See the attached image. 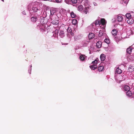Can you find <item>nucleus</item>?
Masks as SVG:
<instances>
[{"mask_svg": "<svg viewBox=\"0 0 134 134\" xmlns=\"http://www.w3.org/2000/svg\"><path fill=\"white\" fill-rule=\"evenodd\" d=\"M94 37V35L93 34L90 33L88 35V38L90 39H91Z\"/></svg>", "mask_w": 134, "mask_h": 134, "instance_id": "19", "label": "nucleus"}, {"mask_svg": "<svg viewBox=\"0 0 134 134\" xmlns=\"http://www.w3.org/2000/svg\"><path fill=\"white\" fill-rule=\"evenodd\" d=\"M122 72V70L118 68H117L116 70V74H120Z\"/></svg>", "mask_w": 134, "mask_h": 134, "instance_id": "23", "label": "nucleus"}, {"mask_svg": "<svg viewBox=\"0 0 134 134\" xmlns=\"http://www.w3.org/2000/svg\"><path fill=\"white\" fill-rule=\"evenodd\" d=\"M78 10L80 11H81L83 9V7L82 5H79L77 8Z\"/></svg>", "mask_w": 134, "mask_h": 134, "instance_id": "20", "label": "nucleus"}, {"mask_svg": "<svg viewBox=\"0 0 134 134\" xmlns=\"http://www.w3.org/2000/svg\"><path fill=\"white\" fill-rule=\"evenodd\" d=\"M49 11H50L51 15H53L55 13V11L53 9H51L50 10H49Z\"/></svg>", "mask_w": 134, "mask_h": 134, "instance_id": "29", "label": "nucleus"}, {"mask_svg": "<svg viewBox=\"0 0 134 134\" xmlns=\"http://www.w3.org/2000/svg\"><path fill=\"white\" fill-rule=\"evenodd\" d=\"M101 60L102 61H104L105 59V56L103 54L101 55L100 57Z\"/></svg>", "mask_w": 134, "mask_h": 134, "instance_id": "12", "label": "nucleus"}, {"mask_svg": "<svg viewBox=\"0 0 134 134\" xmlns=\"http://www.w3.org/2000/svg\"><path fill=\"white\" fill-rule=\"evenodd\" d=\"M22 14L23 15H26V13L25 12V11H23L22 12Z\"/></svg>", "mask_w": 134, "mask_h": 134, "instance_id": "40", "label": "nucleus"}, {"mask_svg": "<svg viewBox=\"0 0 134 134\" xmlns=\"http://www.w3.org/2000/svg\"><path fill=\"white\" fill-rule=\"evenodd\" d=\"M72 30L70 27H68V29L67 31L68 32L70 33L72 31Z\"/></svg>", "mask_w": 134, "mask_h": 134, "instance_id": "35", "label": "nucleus"}, {"mask_svg": "<svg viewBox=\"0 0 134 134\" xmlns=\"http://www.w3.org/2000/svg\"><path fill=\"white\" fill-rule=\"evenodd\" d=\"M65 2L68 4H75L76 3V0H65Z\"/></svg>", "mask_w": 134, "mask_h": 134, "instance_id": "3", "label": "nucleus"}, {"mask_svg": "<svg viewBox=\"0 0 134 134\" xmlns=\"http://www.w3.org/2000/svg\"><path fill=\"white\" fill-rule=\"evenodd\" d=\"M82 1V0H76V3H81Z\"/></svg>", "mask_w": 134, "mask_h": 134, "instance_id": "38", "label": "nucleus"}, {"mask_svg": "<svg viewBox=\"0 0 134 134\" xmlns=\"http://www.w3.org/2000/svg\"><path fill=\"white\" fill-rule=\"evenodd\" d=\"M124 91H130V87L128 85L124 86Z\"/></svg>", "mask_w": 134, "mask_h": 134, "instance_id": "13", "label": "nucleus"}, {"mask_svg": "<svg viewBox=\"0 0 134 134\" xmlns=\"http://www.w3.org/2000/svg\"><path fill=\"white\" fill-rule=\"evenodd\" d=\"M3 2H4V0H1Z\"/></svg>", "mask_w": 134, "mask_h": 134, "instance_id": "42", "label": "nucleus"}, {"mask_svg": "<svg viewBox=\"0 0 134 134\" xmlns=\"http://www.w3.org/2000/svg\"><path fill=\"white\" fill-rule=\"evenodd\" d=\"M88 41H82V44L83 47H86L87 46L88 43Z\"/></svg>", "mask_w": 134, "mask_h": 134, "instance_id": "8", "label": "nucleus"}, {"mask_svg": "<svg viewBox=\"0 0 134 134\" xmlns=\"http://www.w3.org/2000/svg\"><path fill=\"white\" fill-rule=\"evenodd\" d=\"M59 35V36L62 38H63L65 36V34L64 32L63 31H60Z\"/></svg>", "mask_w": 134, "mask_h": 134, "instance_id": "18", "label": "nucleus"}, {"mask_svg": "<svg viewBox=\"0 0 134 134\" xmlns=\"http://www.w3.org/2000/svg\"><path fill=\"white\" fill-rule=\"evenodd\" d=\"M32 9L34 12H36L38 10L37 8L36 7H32Z\"/></svg>", "mask_w": 134, "mask_h": 134, "instance_id": "31", "label": "nucleus"}, {"mask_svg": "<svg viewBox=\"0 0 134 134\" xmlns=\"http://www.w3.org/2000/svg\"><path fill=\"white\" fill-rule=\"evenodd\" d=\"M59 21L58 20L55 19L53 20L52 22V23L54 25H57L59 24Z\"/></svg>", "mask_w": 134, "mask_h": 134, "instance_id": "10", "label": "nucleus"}, {"mask_svg": "<svg viewBox=\"0 0 134 134\" xmlns=\"http://www.w3.org/2000/svg\"><path fill=\"white\" fill-rule=\"evenodd\" d=\"M128 71L130 72H132L134 71V66L132 65H129L128 68Z\"/></svg>", "mask_w": 134, "mask_h": 134, "instance_id": "5", "label": "nucleus"}, {"mask_svg": "<svg viewBox=\"0 0 134 134\" xmlns=\"http://www.w3.org/2000/svg\"><path fill=\"white\" fill-rule=\"evenodd\" d=\"M118 31L116 29H114L112 30L111 33L113 35H116L118 33Z\"/></svg>", "mask_w": 134, "mask_h": 134, "instance_id": "9", "label": "nucleus"}, {"mask_svg": "<svg viewBox=\"0 0 134 134\" xmlns=\"http://www.w3.org/2000/svg\"><path fill=\"white\" fill-rule=\"evenodd\" d=\"M62 0H55V2L57 3H60L61 2Z\"/></svg>", "mask_w": 134, "mask_h": 134, "instance_id": "37", "label": "nucleus"}, {"mask_svg": "<svg viewBox=\"0 0 134 134\" xmlns=\"http://www.w3.org/2000/svg\"><path fill=\"white\" fill-rule=\"evenodd\" d=\"M82 38V36L81 35H79L74 36V40L75 41H78L81 39Z\"/></svg>", "mask_w": 134, "mask_h": 134, "instance_id": "7", "label": "nucleus"}, {"mask_svg": "<svg viewBox=\"0 0 134 134\" xmlns=\"http://www.w3.org/2000/svg\"><path fill=\"white\" fill-rule=\"evenodd\" d=\"M117 20L118 22H121L123 20V18L121 16H118L116 19Z\"/></svg>", "mask_w": 134, "mask_h": 134, "instance_id": "11", "label": "nucleus"}, {"mask_svg": "<svg viewBox=\"0 0 134 134\" xmlns=\"http://www.w3.org/2000/svg\"><path fill=\"white\" fill-rule=\"evenodd\" d=\"M93 4L94 6H96L97 5V4L95 3H93Z\"/></svg>", "mask_w": 134, "mask_h": 134, "instance_id": "41", "label": "nucleus"}, {"mask_svg": "<svg viewBox=\"0 0 134 134\" xmlns=\"http://www.w3.org/2000/svg\"><path fill=\"white\" fill-rule=\"evenodd\" d=\"M86 58L87 57L85 55L81 54L80 55V58L81 61H85Z\"/></svg>", "mask_w": 134, "mask_h": 134, "instance_id": "4", "label": "nucleus"}, {"mask_svg": "<svg viewBox=\"0 0 134 134\" xmlns=\"http://www.w3.org/2000/svg\"><path fill=\"white\" fill-rule=\"evenodd\" d=\"M72 22L73 24L75 25L77 23V21L76 19H74L72 20Z\"/></svg>", "mask_w": 134, "mask_h": 134, "instance_id": "27", "label": "nucleus"}, {"mask_svg": "<svg viewBox=\"0 0 134 134\" xmlns=\"http://www.w3.org/2000/svg\"><path fill=\"white\" fill-rule=\"evenodd\" d=\"M70 34L72 36H73L74 35V33L72 32V31L70 32Z\"/></svg>", "mask_w": 134, "mask_h": 134, "instance_id": "39", "label": "nucleus"}, {"mask_svg": "<svg viewBox=\"0 0 134 134\" xmlns=\"http://www.w3.org/2000/svg\"><path fill=\"white\" fill-rule=\"evenodd\" d=\"M132 50V48L130 47L127 49L126 50L127 52L129 54H130L131 53Z\"/></svg>", "mask_w": 134, "mask_h": 134, "instance_id": "21", "label": "nucleus"}, {"mask_svg": "<svg viewBox=\"0 0 134 134\" xmlns=\"http://www.w3.org/2000/svg\"><path fill=\"white\" fill-rule=\"evenodd\" d=\"M72 18H74L76 16V14L74 13L73 12H71L70 14Z\"/></svg>", "mask_w": 134, "mask_h": 134, "instance_id": "24", "label": "nucleus"}, {"mask_svg": "<svg viewBox=\"0 0 134 134\" xmlns=\"http://www.w3.org/2000/svg\"><path fill=\"white\" fill-rule=\"evenodd\" d=\"M132 95V93L130 91H127L126 92V95L128 97H130Z\"/></svg>", "mask_w": 134, "mask_h": 134, "instance_id": "15", "label": "nucleus"}, {"mask_svg": "<svg viewBox=\"0 0 134 134\" xmlns=\"http://www.w3.org/2000/svg\"><path fill=\"white\" fill-rule=\"evenodd\" d=\"M97 63V60H95L94 61L92 62V65H96Z\"/></svg>", "mask_w": 134, "mask_h": 134, "instance_id": "33", "label": "nucleus"}, {"mask_svg": "<svg viewBox=\"0 0 134 134\" xmlns=\"http://www.w3.org/2000/svg\"><path fill=\"white\" fill-rule=\"evenodd\" d=\"M31 21L34 23L37 20V18L36 17H32L31 18Z\"/></svg>", "mask_w": 134, "mask_h": 134, "instance_id": "17", "label": "nucleus"}, {"mask_svg": "<svg viewBox=\"0 0 134 134\" xmlns=\"http://www.w3.org/2000/svg\"><path fill=\"white\" fill-rule=\"evenodd\" d=\"M118 81H119V82H120L122 81L125 80V76L124 75L123 76H119L118 77Z\"/></svg>", "mask_w": 134, "mask_h": 134, "instance_id": "6", "label": "nucleus"}, {"mask_svg": "<svg viewBox=\"0 0 134 134\" xmlns=\"http://www.w3.org/2000/svg\"><path fill=\"white\" fill-rule=\"evenodd\" d=\"M32 65H31L30 66L29 69L28 70V72L29 73V74H31V71L32 70Z\"/></svg>", "mask_w": 134, "mask_h": 134, "instance_id": "30", "label": "nucleus"}, {"mask_svg": "<svg viewBox=\"0 0 134 134\" xmlns=\"http://www.w3.org/2000/svg\"><path fill=\"white\" fill-rule=\"evenodd\" d=\"M84 6L85 10L84 13L86 14H87L88 12L90 11L91 9L90 3L87 0L85 1L84 3Z\"/></svg>", "mask_w": 134, "mask_h": 134, "instance_id": "2", "label": "nucleus"}, {"mask_svg": "<svg viewBox=\"0 0 134 134\" xmlns=\"http://www.w3.org/2000/svg\"><path fill=\"white\" fill-rule=\"evenodd\" d=\"M120 3L123 4H126L127 3V2L124 0H120Z\"/></svg>", "mask_w": 134, "mask_h": 134, "instance_id": "28", "label": "nucleus"}, {"mask_svg": "<svg viewBox=\"0 0 134 134\" xmlns=\"http://www.w3.org/2000/svg\"><path fill=\"white\" fill-rule=\"evenodd\" d=\"M90 68L92 70H94L97 68V66L96 65H91L90 66Z\"/></svg>", "mask_w": 134, "mask_h": 134, "instance_id": "16", "label": "nucleus"}, {"mask_svg": "<svg viewBox=\"0 0 134 134\" xmlns=\"http://www.w3.org/2000/svg\"><path fill=\"white\" fill-rule=\"evenodd\" d=\"M106 23V21L104 19H101L100 20H96L94 23H93L91 24V26L94 28L95 27H98L101 24L104 27V26L105 25Z\"/></svg>", "mask_w": 134, "mask_h": 134, "instance_id": "1", "label": "nucleus"}, {"mask_svg": "<svg viewBox=\"0 0 134 134\" xmlns=\"http://www.w3.org/2000/svg\"><path fill=\"white\" fill-rule=\"evenodd\" d=\"M55 34L57 35L56 36H57L58 35V30L57 29L56 30H55Z\"/></svg>", "mask_w": 134, "mask_h": 134, "instance_id": "36", "label": "nucleus"}, {"mask_svg": "<svg viewBox=\"0 0 134 134\" xmlns=\"http://www.w3.org/2000/svg\"><path fill=\"white\" fill-rule=\"evenodd\" d=\"M96 47L98 48H100L102 46V43L100 41H98L96 43Z\"/></svg>", "mask_w": 134, "mask_h": 134, "instance_id": "14", "label": "nucleus"}, {"mask_svg": "<svg viewBox=\"0 0 134 134\" xmlns=\"http://www.w3.org/2000/svg\"><path fill=\"white\" fill-rule=\"evenodd\" d=\"M99 34H98L99 36L100 37L102 36L103 34V33L102 32V31L101 30H100L99 31Z\"/></svg>", "mask_w": 134, "mask_h": 134, "instance_id": "34", "label": "nucleus"}, {"mask_svg": "<svg viewBox=\"0 0 134 134\" xmlns=\"http://www.w3.org/2000/svg\"><path fill=\"white\" fill-rule=\"evenodd\" d=\"M126 16L128 19H130L131 18V15L130 13L126 14Z\"/></svg>", "mask_w": 134, "mask_h": 134, "instance_id": "26", "label": "nucleus"}, {"mask_svg": "<svg viewBox=\"0 0 134 134\" xmlns=\"http://www.w3.org/2000/svg\"><path fill=\"white\" fill-rule=\"evenodd\" d=\"M127 22L129 24H131L133 23V20L130 18L127 20Z\"/></svg>", "mask_w": 134, "mask_h": 134, "instance_id": "25", "label": "nucleus"}, {"mask_svg": "<svg viewBox=\"0 0 134 134\" xmlns=\"http://www.w3.org/2000/svg\"><path fill=\"white\" fill-rule=\"evenodd\" d=\"M104 68V67L103 66L100 65L99 66L98 68V70L99 72L102 71Z\"/></svg>", "mask_w": 134, "mask_h": 134, "instance_id": "22", "label": "nucleus"}, {"mask_svg": "<svg viewBox=\"0 0 134 134\" xmlns=\"http://www.w3.org/2000/svg\"><path fill=\"white\" fill-rule=\"evenodd\" d=\"M104 42L108 44H109L110 43L109 40L107 38H105L104 40Z\"/></svg>", "mask_w": 134, "mask_h": 134, "instance_id": "32", "label": "nucleus"}]
</instances>
